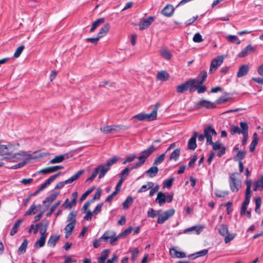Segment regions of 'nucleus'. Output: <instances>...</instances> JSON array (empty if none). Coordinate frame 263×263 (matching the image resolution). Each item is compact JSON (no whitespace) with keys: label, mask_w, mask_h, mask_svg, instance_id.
I'll list each match as a JSON object with an SVG mask.
<instances>
[{"label":"nucleus","mask_w":263,"mask_h":263,"mask_svg":"<svg viewBox=\"0 0 263 263\" xmlns=\"http://www.w3.org/2000/svg\"><path fill=\"white\" fill-rule=\"evenodd\" d=\"M160 145L156 146L154 144L151 145L147 149L143 150L140 153V155L137 158L139 161L135 163V167H140L146 161L147 159Z\"/></svg>","instance_id":"f257e3e1"},{"label":"nucleus","mask_w":263,"mask_h":263,"mask_svg":"<svg viewBox=\"0 0 263 263\" xmlns=\"http://www.w3.org/2000/svg\"><path fill=\"white\" fill-rule=\"evenodd\" d=\"M119 159L118 157L115 156L109 159L105 164L99 165L101 168V171L99 174L98 178H102L110 170V167L118 161Z\"/></svg>","instance_id":"f03ea898"},{"label":"nucleus","mask_w":263,"mask_h":263,"mask_svg":"<svg viewBox=\"0 0 263 263\" xmlns=\"http://www.w3.org/2000/svg\"><path fill=\"white\" fill-rule=\"evenodd\" d=\"M28 156V157L26 158L23 161L15 165H14L13 166H11V167H8L10 169H13L15 170L21 167H23L25 166L27 163H28L29 161L32 159L31 155L30 154L27 155L26 152H21L20 153H17L13 154L12 156H10V158H16V159H20V158L18 156Z\"/></svg>","instance_id":"7ed1b4c3"},{"label":"nucleus","mask_w":263,"mask_h":263,"mask_svg":"<svg viewBox=\"0 0 263 263\" xmlns=\"http://www.w3.org/2000/svg\"><path fill=\"white\" fill-rule=\"evenodd\" d=\"M229 184L231 191L236 193L241 187V181L235 177L234 174H231L229 177Z\"/></svg>","instance_id":"20e7f679"},{"label":"nucleus","mask_w":263,"mask_h":263,"mask_svg":"<svg viewBox=\"0 0 263 263\" xmlns=\"http://www.w3.org/2000/svg\"><path fill=\"white\" fill-rule=\"evenodd\" d=\"M128 127L124 125H110L105 126L100 128V130L105 134L112 133L115 132H118L120 130H125Z\"/></svg>","instance_id":"39448f33"},{"label":"nucleus","mask_w":263,"mask_h":263,"mask_svg":"<svg viewBox=\"0 0 263 263\" xmlns=\"http://www.w3.org/2000/svg\"><path fill=\"white\" fill-rule=\"evenodd\" d=\"M240 128L234 125H231L230 128V132L231 134L233 135L235 134H242L245 128L246 129H249V126L247 123L245 122H241L240 123Z\"/></svg>","instance_id":"423d86ee"},{"label":"nucleus","mask_w":263,"mask_h":263,"mask_svg":"<svg viewBox=\"0 0 263 263\" xmlns=\"http://www.w3.org/2000/svg\"><path fill=\"white\" fill-rule=\"evenodd\" d=\"M195 107L197 109H200L202 108L212 109L216 107V103L203 99L196 103Z\"/></svg>","instance_id":"0eeeda50"},{"label":"nucleus","mask_w":263,"mask_h":263,"mask_svg":"<svg viewBox=\"0 0 263 263\" xmlns=\"http://www.w3.org/2000/svg\"><path fill=\"white\" fill-rule=\"evenodd\" d=\"M175 212V211L174 209H170L164 211L162 214L158 216L157 223L159 224H163L170 217L174 215Z\"/></svg>","instance_id":"6e6552de"},{"label":"nucleus","mask_w":263,"mask_h":263,"mask_svg":"<svg viewBox=\"0 0 263 263\" xmlns=\"http://www.w3.org/2000/svg\"><path fill=\"white\" fill-rule=\"evenodd\" d=\"M155 16H149L148 18L142 20L138 24L140 30L147 28L155 21Z\"/></svg>","instance_id":"1a4fd4ad"},{"label":"nucleus","mask_w":263,"mask_h":263,"mask_svg":"<svg viewBox=\"0 0 263 263\" xmlns=\"http://www.w3.org/2000/svg\"><path fill=\"white\" fill-rule=\"evenodd\" d=\"M59 192H52V193L47 196L46 199L43 201V203L45 204V208L47 209L51 202H52L59 194Z\"/></svg>","instance_id":"9d476101"},{"label":"nucleus","mask_w":263,"mask_h":263,"mask_svg":"<svg viewBox=\"0 0 263 263\" xmlns=\"http://www.w3.org/2000/svg\"><path fill=\"white\" fill-rule=\"evenodd\" d=\"M255 48L251 45H248L244 49H243L238 54L239 58H243L249 55V54L255 52Z\"/></svg>","instance_id":"9b49d317"},{"label":"nucleus","mask_w":263,"mask_h":263,"mask_svg":"<svg viewBox=\"0 0 263 263\" xmlns=\"http://www.w3.org/2000/svg\"><path fill=\"white\" fill-rule=\"evenodd\" d=\"M64 167L62 165H55L44 168L38 172L39 174L43 173L45 174H50L56 172L60 169H63Z\"/></svg>","instance_id":"f8f14e48"},{"label":"nucleus","mask_w":263,"mask_h":263,"mask_svg":"<svg viewBox=\"0 0 263 263\" xmlns=\"http://www.w3.org/2000/svg\"><path fill=\"white\" fill-rule=\"evenodd\" d=\"M198 136L197 132H194L192 137L189 139L187 143V148L191 150H195L197 147L196 139Z\"/></svg>","instance_id":"ddd939ff"},{"label":"nucleus","mask_w":263,"mask_h":263,"mask_svg":"<svg viewBox=\"0 0 263 263\" xmlns=\"http://www.w3.org/2000/svg\"><path fill=\"white\" fill-rule=\"evenodd\" d=\"M175 9L173 5L168 4L165 6L161 11V13L166 17H171L174 13Z\"/></svg>","instance_id":"4468645a"},{"label":"nucleus","mask_w":263,"mask_h":263,"mask_svg":"<svg viewBox=\"0 0 263 263\" xmlns=\"http://www.w3.org/2000/svg\"><path fill=\"white\" fill-rule=\"evenodd\" d=\"M170 253L173 258H182L186 256L185 252L177 251L175 247L170 249Z\"/></svg>","instance_id":"2eb2a0df"},{"label":"nucleus","mask_w":263,"mask_h":263,"mask_svg":"<svg viewBox=\"0 0 263 263\" xmlns=\"http://www.w3.org/2000/svg\"><path fill=\"white\" fill-rule=\"evenodd\" d=\"M49 226V222L48 221H43L36 224V227H39L41 235L46 236V232L47 228Z\"/></svg>","instance_id":"dca6fc26"},{"label":"nucleus","mask_w":263,"mask_h":263,"mask_svg":"<svg viewBox=\"0 0 263 263\" xmlns=\"http://www.w3.org/2000/svg\"><path fill=\"white\" fill-rule=\"evenodd\" d=\"M223 61L222 56L220 55L217 57L215 59H213L210 65L211 68H214V70H215L219 66L221 65Z\"/></svg>","instance_id":"f3484780"},{"label":"nucleus","mask_w":263,"mask_h":263,"mask_svg":"<svg viewBox=\"0 0 263 263\" xmlns=\"http://www.w3.org/2000/svg\"><path fill=\"white\" fill-rule=\"evenodd\" d=\"M203 134L205 137L216 136L217 134L211 125H209L204 128Z\"/></svg>","instance_id":"a211bd4d"},{"label":"nucleus","mask_w":263,"mask_h":263,"mask_svg":"<svg viewBox=\"0 0 263 263\" xmlns=\"http://www.w3.org/2000/svg\"><path fill=\"white\" fill-rule=\"evenodd\" d=\"M159 171L158 167L157 166H153L150 167L144 173L149 178H154L157 176Z\"/></svg>","instance_id":"6ab92c4d"},{"label":"nucleus","mask_w":263,"mask_h":263,"mask_svg":"<svg viewBox=\"0 0 263 263\" xmlns=\"http://www.w3.org/2000/svg\"><path fill=\"white\" fill-rule=\"evenodd\" d=\"M249 70V67L247 65H242L240 66L237 73L238 78L242 77L247 74Z\"/></svg>","instance_id":"aec40b11"},{"label":"nucleus","mask_w":263,"mask_h":263,"mask_svg":"<svg viewBox=\"0 0 263 263\" xmlns=\"http://www.w3.org/2000/svg\"><path fill=\"white\" fill-rule=\"evenodd\" d=\"M203 226H193L185 229L183 233L186 234L192 231H195L196 234L199 235L203 231Z\"/></svg>","instance_id":"412c9836"},{"label":"nucleus","mask_w":263,"mask_h":263,"mask_svg":"<svg viewBox=\"0 0 263 263\" xmlns=\"http://www.w3.org/2000/svg\"><path fill=\"white\" fill-rule=\"evenodd\" d=\"M186 82L187 83V86L188 89L190 90V92L192 93L195 91L196 85L197 84V79H191L186 81Z\"/></svg>","instance_id":"4be33fe9"},{"label":"nucleus","mask_w":263,"mask_h":263,"mask_svg":"<svg viewBox=\"0 0 263 263\" xmlns=\"http://www.w3.org/2000/svg\"><path fill=\"white\" fill-rule=\"evenodd\" d=\"M169 77V74L165 70L158 72L157 75V79L161 81H166L168 79Z\"/></svg>","instance_id":"5701e85b"},{"label":"nucleus","mask_w":263,"mask_h":263,"mask_svg":"<svg viewBox=\"0 0 263 263\" xmlns=\"http://www.w3.org/2000/svg\"><path fill=\"white\" fill-rule=\"evenodd\" d=\"M157 108L155 107L150 114H144L145 120L153 121L157 118Z\"/></svg>","instance_id":"b1692460"},{"label":"nucleus","mask_w":263,"mask_h":263,"mask_svg":"<svg viewBox=\"0 0 263 263\" xmlns=\"http://www.w3.org/2000/svg\"><path fill=\"white\" fill-rule=\"evenodd\" d=\"M110 28V25L108 23L105 24L100 29L98 34V36L99 38H101L102 37L105 36L107 33L108 32Z\"/></svg>","instance_id":"393cba45"},{"label":"nucleus","mask_w":263,"mask_h":263,"mask_svg":"<svg viewBox=\"0 0 263 263\" xmlns=\"http://www.w3.org/2000/svg\"><path fill=\"white\" fill-rule=\"evenodd\" d=\"M109 250L108 249L103 250L101 253V256L98 258V263H105V260L107 259Z\"/></svg>","instance_id":"a878e982"},{"label":"nucleus","mask_w":263,"mask_h":263,"mask_svg":"<svg viewBox=\"0 0 263 263\" xmlns=\"http://www.w3.org/2000/svg\"><path fill=\"white\" fill-rule=\"evenodd\" d=\"M156 201H158L160 206L163 205L166 202L165 194L162 192H159L157 194V197Z\"/></svg>","instance_id":"bb28decb"},{"label":"nucleus","mask_w":263,"mask_h":263,"mask_svg":"<svg viewBox=\"0 0 263 263\" xmlns=\"http://www.w3.org/2000/svg\"><path fill=\"white\" fill-rule=\"evenodd\" d=\"M60 238V236L57 235H52L50 237L47 244L48 246L51 247H54L57 243L58 240Z\"/></svg>","instance_id":"cd10ccee"},{"label":"nucleus","mask_w":263,"mask_h":263,"mask_svg":"<svg viewBox=\"0 0 263 263\" xmlns=\"http://www.w3.org/2000/svg\"><path fill=\"white\" fill-rule=\"evenodd\" d=\"M84 173L83 170H80L78 171L76 174L72 175L71 177L66 180V182L71 183L77 179H78Z\"/></svg>","instance_id":"c85d7f7f"},{"label":"nucleus","mask_w":263,"mask_h":263,"mask_svg":"<svg viewBox=\"0 0 263 263\" xmlns=\"http://www.w3.org/2000/svg\"><path fill=\"white\" fill-rule=\"evenodd\" d=\"M138 167H135V164L132 166L130 168L128 167H125L124 170H123L119 174V176L120 177V178H124V180L125 179V177L128 175L130 172L134 170V169H137Z\"/></svg>","instance_id":"c756f323"},{"label":"nucleus","mask_w":263,"mask_h":263,"mask_svg":"<svg viewBox=\"0 0 263 263\" xmlns=\"http://www.w3.org/2000/svg\"><path fill=\"white\" fill-rule=\"evenodd\" d=\"M207 72L205 70L201 71L198 74L197 78V82L199 83V84H203L205 82L206 78H207Z\"/></svg>","instance_id":"7c9ffc66"},{"label":"nucleus","mask_w":263,"mask_h":263,"mask_svg":"<svg viewBox=\"0 0 263 263\" xmlns=\"http://www.w3.org/2000/svg\"><path fill=\"white\" fill-rule=\"evenodd\" d=\"M28 244V241L27 239H24L21 245L18 249L17 253L18 254H23L26 252V249Z\"/></svg>","instance_id":"2f4dec72"},{"label":"nucleus","mask_w":263,"mask_h":263,"mask_svg":"<svg viewBox=\"0 0 263 263\" xmlns=\"http://www.w3.org/2000/svg\"><path fill=\"white\" fill-rule=\"evenodd\" d=\"M258 142V138L256 133H254L253 135V140L250 145V151L251 152H253L255 149V147L257 145Z\"/></svg>","instance_id":"473e14b6"},{"label":"nucleus","mask_w":263,"mask_h":263,"mask_svg":"<svg viewBox=\"0 0 263 263\" xmlns=\"http://www.w3.org/2000/svg\"><path fill=\"white\" fill-rule=\"evenodd\" d=\"M23 219H17L15 222L13 226L12 229H11L10 234L11 236H13L16 232H17L18 228L20 227L21 224L23 222Z\"/></svg>","instance_id":"72a5a7b5"},{"label":"nucleus","mask_w":263,"mask_h":263,"mask_svg":"<svg viewBox=\"0 0 263 263\" xmlns=\"http://www.w3.org/2000/svg\"><path fill=\"white\" fill-rule=\"evenodd\" d=\"M218 232L221 236H225L229 232L228 226L225 224H220Z\"/></svg>","instance_id":"f704fd0d"},{"label":"nucleus","mask_w":263,"mask_h":263,"mask_svg":"<svg viewBox=\"0 0 263 263\" xmlns=\"http://www.w3.org/2000/svg\"><path fill=\"white\" fill-rule=\"evenodd\" d=\"M110 231H108V236L109 237V242L110 245H114L115 242L117 241L118 239L120 237V235L118 236H116V234L115 232H112V234H110Z\"/></svg>","instance_id":"c9c22d12"},{"label":"nucleus","mask_w":263,"mask_h":263,"mask_svg":"<svg viewBox=\"0 0 263 263\" xmlns=\"http://www.w3.org/2000/svg\"><path fill=\"white\" fill-rule=\"evenodd\" d=\"M101 171V168L100 165L96 167L92 172L91 175L86 179V181H92L97 176L98 174Z\"/></svg>","instance_id":"e433bc0d"},{"label":"nucleus","mask_w":263,"mask_h":263,"mask_svg":"<svg viewBox=\"0 0 263 263\" xmlns=\"http://www.w3.org/2000/svg\"><path fill=\"white\" fill-rule=\"evenodd\" d=\"M180 155V149L178 148L175 149L171 154L170 157V160H173L174 161H177Z\"/></svg>","instance_id":"4c0bfd02"},{"label":"nucleus","mask_w":263,"mask_h":263,"mask_svg":"<svg viewBox=\"0 0 263 263\" xmlns=\"http://www.w3.org/2000/svg\"><path fill=\"white\" fill-rule=\"evenodd\" d=\"M104 18H100L97 20L96 21H95L92 25V26L90 29V32H92L95 31V30L99 26V25L104 23Z\"/></svg>","instance_id":"58836bf2"},{"label":"nucleus","mask_w":263,"mask_h":263,"mask_svg":"<svg viewBox=\"0 0 263 263\" xmlns=\"http://www.w3.org/2000/svg\"><path fill=\"white\" fill-rule=\"evenodd\" d=\"M134 201V199L132 196H128L126 200L123 202V209L127 210Z\"/></svg>","instance_id":"ea45409f"},{"label":"nucleus","mask_w":263,"mask_h":263,"mask_svg":"<svg viewBox=\"0 0 263 263\" xmlns=\"http://www.w3.org/2000/svg\"><path fill=\"white\" fill-rule=\"evenodd\" d=\"M187 83H186V81L183 83L182 84L179 85L176 87V91L178 93H183L184 91H187L188 89Z\"/></svg>","instance_id":"a19ab883"},{"label":"nucleus","mask_w":263,"mask_h":263,"mask_svg":"<svg viewBox=\"0 0 263 263\" xmlns=\"http://www.w3.org/2000/svg\"><path fill=\"white\" fill-rule=\"evenodd\" d=\"M46 239V236L41 235L40 239L35 242L34 246L39 248L43 247L45 245Z\"/></svg>","instance_id":"79ce46f5"},{"label":"nucleus","mask_w":263,"mask_h":263,"mask_svg":"<svg viewBox=\"0 0 263 263\" xmlns=\"http://www.w3.org/2000/svg\"><path fill=\"white\" fill-rule=\"evenodd\" d=\"M255 211L256 213L260 214V208L261 204V199L260 197H256L255 198Z\"/></svg>","instance_id":"37998d69"},{"label":"nucleus","mask_w":263,"mask_h":263,"mask_svg":"<svg viewBox=\"0 0 263 263\" xmlns=\"http://www.w3.org/2000/svg\"><path fill=\"white\" fill-rule=\"evenodd\" d=\"M263 189V181L262 179L258 180L254 183L253 191H256L257 190L261 191Z\"/></svg>","instance_id":"c03bdc74"},{"label":"nucleus","mask_w":263,"mask_h":263,"mask_svg":"<svg viewBox=\"0 0 263 263\" xmlns=\"http://www.w3.org/2000/svg\"><path fill=\"white\" fill-rule=\"evenodd\" d=\"M37 211L36 206L33 204L31 205L29 209L25 212L24 215L25 216L35 214Z\"/></svg>","instance_id":"a18cd8bd"},{"label":"nucleus","mask_w":263,"mask_h":263,"mask_svg":"<svg viewBox=\"0 0 263 263\" xmlns=\"http://www.w3.org/2000/svg\"><path fill=\"white\" fill-rule=\"evenodd\" d=\"M10 155L9 149L6 145L0 144V155Z\"/></svg>","instance_id":"49530a36"},{"label":"nucleus","mask_w":263,"mask_h":263,"mask_svg":"<svg viewBox=\"0 0 263 263\" xmlns=\"http://www.w3.org/2000/svg\"><path fill=\"white\" fill-rule=\"evenodd\" d=\"M161 55L166 60H170L172 57V53L167 49H163L160 51Z\"/></svg>","instance_id":"de8ad7c7"},{"label":"nucleus","mask_w":263,"mask_h":263,"mask_svg":"<svg viewBox=\"0 0 263 263\" xmlns=\"http://www.w3.org/2000/svg\"><path fill=\"white\" fill-rule=\"evenodd\" d=\"M227 39L228 41H229L230 42L232 43H236L237 44H240V40L237 37V36L234 35H229L227 37Z\"/></svg>","instance_id":"09e8293b"},{"label":"nucleus","mask_w":263,"mask_h":263,"mask_svg":"<svg viewBox=\"0 0 263 263\" xmlns=\"http://www.w3.org/2000/svg\"><path fill=\"white\" fill-rule=\"evenodd\" d=\"M228 95V93L227 92H225L224 95L221 96L220 97H219L218 99H217L215 103L217 104H222L226 103L228 101L229 99L227 97V96Z\"/></svg>","instance_id":"8fccbe9b"},{"label":"nucleus","mask_w":263,"mask_h":263,"mask_svg":"<svg viewBox=\"0 0 263 263\" xmlns=\"http://www.w3.org/2000/svg\"><path fill=\"white\" fill-rule=\"evenodd\" d=\"M61 201L59 200L56 202L54 204H53L50 208V210L48 212H47L46 214L47 217L50 216L55 211L57 207L60 204Z\"/></svg>","instance_id":"3c124183"},{"label":"nucleus","mask_w":263,"mask_h":263,"mask_svg":"<svg viewBox=\"0 0 263 263\" xmlns=\"http://www.w3.org/2000/svg\"><path fill=\"white\" fill-rule=\"evenodd\" d=\"M166 153H163L158 157H157L154 160L153 165H157L161 164L164 160Z\"/></svg>","instance_id":"603ef678"},{"label":"nucleus","mask_w":263,"mask_h":263,"mask_svg":"<svg viewBox=\"0 0 263 263\" xmlns=\"http://www.w3.org/2000/svg\"><path fill=\"white\" fill-rule=\"evenodd\" d=\"M61 174V172H59L56 174H54L51 176H50L48 179H47L44 183L45 184V185L47 186L50 183L53 182L54 180L56 179V178Z\"/></svg>","instance_id":"864d4df0"},{"label":"nucleus","mask_w":263,"mask_h":263,"mask_svg":"<svg viewBox=\"0 0 263 263\" xmlns=\"http://www.w3.org/2000/svg\"><path fill=\"white\" fill-rule=\"evenodd\" d=\"M78 214L77 211H72L68 215L67 217V221L72 222L73 221H76V217Z\"/></svg>","instance_id":"5fc2aeb1"},{"label":"nucleus","mask_w":263,"mask_h":263,"mask_svg":"<svg viewBox=\"0 0 263 263\" xmlns=\"http://www.w3.org/2000/svg\"><path fill=\"white\" fill-rule=\"evenodd\" d=\"M195 89L197 90L198 93H202L206 91V87L205 86L199 84V83L197 82Z\"/></svg>","instance_id":"6e6d98bb"},{"label":"nucleus","mask_w":263,"mask_h":263,"mask_svg":"<svg viewBox=\"0 0 263 263\" xmlns=\"http://www.w3.org/2000/svg\"><path fill=\"white\" fill-rule=\"evenodd\" d=\"M63 161H64L63 157L61 155H60L55 156V157L53 159H51L49 161V163H50V164L59 163L62 162Z\"/></svg>","instance_id":"4d7b16f0"},{"label":"nucleus","mask_w":263,"mask_h":263,"mask_svg":"<svg viewBox=\"0 0 263 263\" xmlns=\"http://www.w3.org/2000/svg\"><path fill=\"white\" fill-rule=\"evenodd\" d=\"M246 152L239 151L236 154V156L235 157V160H239V162L241 161V160L243 159L246 156Z\"/></svg>","instance_id":"13d9d810"},{"label":"nucleus","mask_w":263,"mask_h":263,"mask_svg":"<svg viewBox=\"0 0 263 263\" xmlns=\"http://www.w3.org/2000/svg\"><path fill=\"white\" fill-rule=\"evenodd\" d=\"M174 180V178L173 177L165 180L163 183V187L170 188L172 185Z\"/></svg>","instance_id":"bf43d9fd"},{"label":"nucleus","mask_w":263,"mask_h":263,"mask_svg":"<svg viewBox=\"0 0 263 263\" xmlns=\"http://www.w3.org/2000/svg\"><path fill=\"white\" fill-rule=\"evenodd\" d=\"M251 197V193H245V200L242 203V206H244L245 207L248 206V204L250 203V199Z\"/></svg>","instance_id":"052dcab7"},{"label":"nucleus","mask_w":263,"mask_h":263,"mask_svg":"<svg viewBox=\"0 0 263 263\" xmlns=\"http://www.w3.org/2000/svg\"><path fill=\"white\" fill-rule=\"evenodd\" d=\"M95 187H91L88 189L84 194H82L80 197V200L81 201L84 200L93 191Z\"/></svg>","instance_id":"680f3d73"},{"label":"nucleus","mask_w":263,"mask_h":263,"mask_svg":"<svg viewBox=\"0 0 263 263\" xmlns=\"http://www.w3.org/2000/svg\"><path fill=\"white\" fill-rule=\"evenodd\" d=\"M77 221H73L72 222H69L66 225L64 230L65 231L72 232L76 224Z\"/></svg>","instance_id":"e2e57ef3"},{"label":"nucleus","mask_w":263,"mask_h":263,"mask_svg":"<svg viewBox=\"0 0 263 263\" xmlns=\"http://www.w3.org/2000/svg\"><path fill=\"white\" fill-rule=\"evenodd\" d=\"M136 158H137V157L135 154H131L125 158L124 161L122 162V164H126L127 163L131 162Z\"/></svg>","instance_id":"0e129e2a"},{"label":"nucleus","mask_w":263,"mask_h":263,"mask_svg":"<svg viewBox=\"0 0 263 263\" xmlns=\"http://www.w3.org/2000/svg\"><path fill=\"white\" fill-rule=\"evenodd\" d=\"M25 49V46L24 45H22L19 46L16 50L15 52L13 54V57L15 58H18L21 54L22 53L23 50Z\"/></svg>","instance_id":"69168bd1"},{"label":"nucleus","mask_w":263,"mask_h":263,"mask_svg":"<svg viewBox=\"0 0 263 263\" xmlns=\"http://www.w3.org/2000/svg\"><path fill=\"white\" fill-rule=\"evenodd\" d=\"M243 135V138L242 140V145L243 146L245 145L247 143L248 139V129H244L243 133L242 134Z\"/></svg>","instance_id":"338daca9"},{"label":"nucleus","mask_w":263,"mask_h":263,"mask_svg":"<svg viewBox=\"0 0 263 263\" xmlns=\"http://www.w3.org/2000/svg\"><path fill=\"white\" fill-rule=\"evenodd\" d=\"M129 252L132 254V260H135L138 257V254L139 253V250L138 248H135L133 250H129Z\"/></svg>","instance_id":"774afa93"}]
</instances>
